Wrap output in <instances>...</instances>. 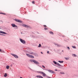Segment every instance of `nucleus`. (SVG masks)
Returning a JSON list of instances; mask_svg holds the SVG:
<instances>
[{
    "label": "nucleus",
    "mask_w": 78,
    "mask_h": 78,
    "mask_svg": "<svg viewBox=\"0 0 78 78\" xmlns=\"http://www.w3.org/2000/svg\"><path fill=\"white\" fill-rule=\"evenodd\" d=\"M30 62H33L36 64H39V63L37 61L35 60L31 59L30 60Z\"/></svg>",
    "instance_id": "1"
},
{
    "label": "nucleus",
    "mask_w": 78,
    "mask_h": 78,
    "mask_svg": "<svg viewBox=\"0 0 78 78\" xmlns=\"http://www.w3.org/2000/svg\"><path fill=\"white\" fill-rule=\"evenodd\" d=\"M38 73H40L41 74L43 75V76H46V74L43 72H37Z\"/></svg>",
    "instance_id": "2"
},
{
    "label": "nucleus",
    "mask_w": 78,
    "mask_h": 78,
    "mask_svg": "<svg viewBox=\"0 0 78 78\" xmlns=\"http://www.w3.org/2000/svg\"><path fill=\"white\" fill-rule=\"evenodd\" d=\"M20 42H21V43H22V44H25L26 43V42H25V41L21 38H20Z\"/></svg>",
    "instance_id": "3"
},
{
    "label": "nucleus",
    "mask_w": 78,
    "mask_h": 78,
    "mask_svg": "<svg viewBox=\"0 0 78 78\" xmlns=\"http://www.w3.org/2000/svg\"><path fill=\"white\" fill-rule=\"evenodd\" d=\"M53 63H54L55 64H56L58 66H61V65L59 64V63L55 61H53Z\"/></svg>",
    "instance_id": "4"
},
{
    "label": "nucleus",
    "mask_w": 78,
    "mask_h": 78,
    "mask_svg": "<svg viewBox=\"0 0 78 78\" xmlns=\"http://www.w3.org/2000/svg\"><path fill=\"white\" fill-rule=\"evenodd\" d=\"M26 55L28 57H29V58H34V56L30 54H27Z\"/></svg>",
    "instance_id": "5"
},
{
    "label": "nucleus",
    "mask_w": 78,
    "mask_h": 78,
    "mask_svg": "<svg viewBox=\"0 0 78 78\" xmlns=\"http://www.w3.org/2000/svg\"><path fill=\"white\" fill-rule=\"evenodd\" d=\"M11 55H12V56H13L15 58H19V57L17 55H16L13 54H12Z\"/></svg>",
    "instance_id": "6"
},
{
    "label": "nucleus",
    "mask_w": 78,
    "mask_h": 78,
    "mask_svg": "<svg viewBox=\"0 0 78 78\" xmlns=\"http://www.w3.org/2000/svg\"><path fill=\"white\" fill-rule=\"evenodd\" d=\"M48 71L50 72V73H55V72L54 71L51 70V69H49L48 70Z\"/></svg>",
    "instance_id": "7"
},
{
    "label": "nucleus",
    "mask_w": 78,
    "mask_h": 78,
    "mask_svg": "<svg viewBox=\"0 0 78 78\" xmlns=\"http://www.w3.org/2000/svg\"><path fill=\"white\" fill-rule=\"evenodd\" d=\"M22 27H25V28H29V26L25 24L22 25Z\"/></svg>",
    "instance_id": "8"
},
{
    "label": "nucleus",
    "mask_w": 78,
    "mask_h": 78,
    "mask_svg": "<svg viewBox=\"0 0 78 78\" xmlns=\"http://www.w3.org/2000/svg\"><path fill=\"white\" fill-rule=\"evenodd\" d=\"M15 21L16 22H19V23H21L22 21L20 20H19L18 19H15Z\"/></svg>",
    "instance_id": "9"
},
{
    "label": "nucleus",
    "mask_w": 78,
    "mask_h": 78,
    "mask_svg": "<svg viewBox=\"0 0 78 78\" xmlns=\"http://www.w3.org/2000/svg\"><path fill=\"white\" fill-rule=\"evenodd\" d=\"M54 44H55V45H56L57 47H61V45L60 44H57L56 43H54Z\"/></svg>",
    "instance_id": "10"
},
{
    "label": "nucleus",
    "mask_w": 78,
    "mask_h": 78,
    "mask_svg": "<svg viewBox=\"0 0 78 78\" xmlns=\"http://www.w3.org/2000/svg\"><path fill=\"white\" fill-rule=\"evenodd\" d=\"M11 25H12V27H17V26H16L15 24L14 23L11 24Z\"/></svg>",
    "instance_id": "11"
},
{
    "label": "nucleus",
    "mask_w": 78,
    "mask_h": 78,
    "mask_svg": "<svg viewBox=\"0 0 78 78\" xmlns=\"http://www.w3.org/2000/svg\"><path fill=\"white\" fill-rule=\"evenodd\" d=\"M0 33H2V34H8L5 32L2 31H0Z\"/></svg>",
    "instance_id": "12"
},
{
    "label": "nucleus",
    "mask_w": 78,
    "mask_h": 78,
    "mask_svg": "<svg viewBox=\"0 0 78 78\" xmlns=\"http://www.w3.org/2000/svg\"><path fill=\"white\" fill-rule=\"evenodd\" d=\"M36 77L37 78H43V77H42V76H40V75H37L36 76Z\"/></svg>",
    "instance_id": "13"
},
{
    "label": "nucleus",
    "mask_w": 78,
    "mask_h": 78,
    "mask_svg": "<svg viewBox=\"0 0 78 78\" xmlns=\"http://www.w3.org/2000/svg\"><path fill=\"white\" fill-rule=\"evenodd\" d=\"M6 67L7 69H9V66H7Z\"/></svg>",
    "instance_id": "14"
},
{
    "label": "nucleus",
    "mask_w": 78,
    "mask_h": 78,
    "mask_svg": "<svg viewBox=\"0 0 78 78\" xmlns=\"http://www.w3.org/2000/svg\"><path fill=\"white\" fill-rule=\"evenodd\" d=\"M49 33L53 35V32H51V31L49 32Z\"/></svg>",
    "instance_id": "15"
},
{
    "label": "nucleus",
    "mask_w": 78,
    "mask_h": 78,
    "mask_svg": "<svg viewBox=\"0 0 78 78\" xmlns=\"http://www.w3.org/2000/svg\"><path fill=\"white\" fill-rule=\"evenodd\" d=\"M0 52H1V53H4V51L2 50L1 49H0Z\"/></svg>",
    "instance_id": "16"
},
{
    "label": "nucleus",
    "mask_w": 78,
    "mask_h": 78,
    "mask_svg": "<svg viewBox=\"0 0 78 78\" xmlns=\"http://www.w3.org/2000/svg\"><path fill=\"white\" fill-rule=\"evenodd\" d=\"M73 56H74V57H76V55L75 54H73Z\"/></svg>",
    "instance_id": "17"
},
{
    "label": "nucleus",
    "mask_w": 78,
    "mask_h": 78,
    "mask_svg": "<svg viewBox=\"0 0 78 78\" xmlns=\"http://www.w3.org/2000/svg\"><path fill=\"white\" fill-rule=\"evenodd\" d=\"M58 62H60V63H62V62H64L63 61H58Z\"/></svg>",
    "instance_id": "18"
},
{
    "label": "nucleus",
    "mask_w": 78,
    "mask_h": 78,
    "mask_svg": "<svg viewBox=\"0 0 78 78\" xmlns=\"http://www.w3.org/2000/svg\"><path fill=\"white\" fill-rule=\"evenodd\" d=\"M60 74H62V75H63V74H65V73L64 72H60Z\"/></svg>",
    "instance_id": "19"
},
{
    "label": "nucleus",
    "mask_w": 78,
    "mask_h": 78,
    "mask_svg": "<svg viewBox=\"0 0 78 78\" xmlns=\"http://www.w3.org/2000/svg\"><path fill=\"white\" fill-rule=\"evenodd\" d=\"M41 47V44H39V45L38 46V47H39V48H40V47Z\"/></svg>",
    "instance_id": "20"
},
{
    "label": "nucleus",
    "mask_w": 78,
    "mask_h": 78,
    "mask_svg": "<svg viewBox=\"0 0 78 78\" xmlns=\"http://www.w3.org/2000/svg\"><path fill=\"white\" fill-rule=\"evenodd\" d=\"M7 76V74L5 73L4 75V77H6Z\"/></svg>",
    "instance_id": "21"
},
{
    "label": "nucleus",
    "mask_w": 78,
    "mask_h": 78,
    "mask_svg": "<svg viewBox=\"0 0 78 78\" xmlns=\"http://www.w3.org/2000/svg\"><path fill=\"white\" fill-rule=\"evenodd\" d=\"M65 59L66 60H69V58H65Z\"/></svg>",
    "instance_id": "22"
},
{
    "label": "nucleus",
    "mask_w": 78,
    "mask_h": 78,
    "mask_svg": "<svg viewBox=\"0 0 78 78\" xmlns=\"http://www.w3.org/2000/svg\"><path fill=\"white\" fill-rule=\"evenodd\" d=\"M0 14H3V15H6V14L5 13H0Z\"/></svg>",
    "instance_id": "23"
},
{
    "label": "nucleus",
    "mask_w": 78,
    "mask_h": 78,
    "mask_svg": "<svg viewBox=\"0 0 78 78\" xmlns=\"http://www.w3.org/2000/svg\"><path fill=\"white\" fill-rule=\"evenodd\" d=\"M44 30H47L48 28H47L45 27L44 28Z\"/></svg>",
    "instance_id": "24"
},
{
    "label": "nucleus",
    "mask_w": 78,
    "mask_h": 78,
    "mask_svg": "<svg viewBox=\"0 0 78 78\" xmlns=\"http://www.w3.org/2000/svg\"><path fill=\"white\" fill-rule=\"evenodd\" d=\"M72 47L73 48H76V46H72Z\"/></svg>",
    "instance_id": "25"
},
{
    "label": "nucleus",
    "mask_w": 78,
    "mask_h": 78,
    "mask_svg": "<svg viewBox=\"0 0 78 78\" xmlns=\"http://www.w3.org/2000/svg\"><path fill=\"white\" fill-rule=\"evenodd\" d=\"M29 54H30V55H33V52H30Z\"/></svg>",
    "instance_id": "26"
},
{
    "label": "nucleus",
    "mask_w": 78,
    "mask_h": 78,
    "mask_svg": "<svg viewBox=\"0 0 78 78\" xmlns=\"http://www.w3.org/2000/svg\"><path fill=\"white\" fill-rule=\"evenodd\" d=\"M28 69H30V70H32V69H31V68H30L29 67H28Z\"/></svg>",
    "instance_id": "27"
},
{
    "label": "nucleus",
    "mask_w": 78,
    "mask_h": 78,
    "mask_svg": "<svg viewBox=\"0 0 78 78\" xmlns=\"http://www.w3.org/2000/svg\"><path fill=\"white\" fill-rule=\"evenodd\" d=\"M67 48H68V49L69 50H70V48H69V47H67Z\"/></svg>",
    "instance_id": "28"
},
{
    "label": "nucleus",
    "mask_w": 78,
    "mask_h": 78,
    "mask_svg": "<svg viewBox=\"0 0 78 78\" xmlns=\"http://www.w3.org/2000/svg\"><path fill=\"white\" fill-rule=\"evenodd\" d=\"M42 67H43V68H44V69H45V67L43 65L42 66Z\"/></svg>",
    "instance_id": "29"
},
{
    "label": "nucleus",
    "mask_w": 78,
    "mask_h": 78,
    "mask_svg": "<svg viewBox=\"0 0 78 78\" xmlns=\"http://www.w3.org/2000/svg\"><path fill=\"white\" fill-rule=\"evenodd\" d=\"M32 3L33 4H34V1H32Z\"/></svg>",
    "instance_id": "30"
},
{
    "label": "nucleus",
    "mask_w": 78,
    "mask_h": 78,
    "mask_svg": "<svg viewBox=\"0 0 78 78\" xmlns=\"http://www.w3.org/2000/svg\"><path fill=\"white\" fill-rule=\"evenodd\" d=\"M44 27H47V26L46 25H44Z\"/></svg>",
    "instance_id": "31"
},
{
    "label": "nucleus",
    "mask_w": 78,
    "mask_h": 78,
    "mask_svg": "<svg viewBox=\"0 0 78 78\" xmlns=\"http://www.w3.org/2000/svg\"><path fill=\"white\" fill-rule=\"evenodd\" d=\"M0 22H1L2 23H3V21L2 20H0Z\"/></svg>",
    "instance_id": "32"
},
{
    "label": "nucleus",
    "mask_w": 78,
    "mask_h": 78,
    "mask_svg": "<svg viewBox=\"0 0 78 78\" xmlns=\"http://www.w3.org/2000/svg\"><path fill=\"white\" fill-rule=\"evenodd\" d=\"M0 35H1L2 36H5L4 35H3L2 34H0Z\"/></svg>",
    "instance_id": "33"
},
{
    "label": "nucleus",
    "mask_w": 78,
    "mask_h": 78,
    "mask_svg": "<svg viewBox=\"0 0 78 78\" xmlns=\"http://www.w3.org/2000/svg\"><path fill=\"white\" fill-rule=\"evenodd\" d=\"M48 54H49V51H48L47 52Z\"/></svg>",
    "instance_id": "34"
},
{
    "label": "nucleus",
    "mask_w": 78,
    "mask_h": 78,
    "mask_svg": "<svg viewBox=\"0 0 78 78\" xmlns=\"http://www.w3.org/2000/svg\"><path fill=\"white\" fill-rule=\"evenodd\" d=\"M55 71H58V70H57V69H55Z\"/></svg>",
    "instance_id": "35"
},
{
    "label": "nucleus",
    "mask_w": 78,
    "mask_h": 78,
    "mask_svg": "<svg viewBox=\"0 0 78 78\" xmlns=\"http://www.w3.org/2000/svg\"><path fill=\"white\" fill-rule=\"evenodd\" d=\"M41 54H43V53H42V52H41Z\"/></svg>",
    "instance_id": "36"
},
{
    "label": "nucleus",
    "mask_w": 78,
    "mask_h": 78,
    "mask_svg": "<svg viewBox=\"0 0 78 78\" xmlns=\"http://www.w3.org/2000/svg\"><path fill=\"white\" fill-rule=\"evenodd\" d=\"M20 78H23L22 77H20Z\"/></svg>",
    "instance_id": "37"
},
{
    "label": "nucleus",
    "mask_w": 78,
    "mask_h": 78,
    "mask_svg": "<svg viewBox=\"0 0 78 78\" xmlns=\"http://www.w3.org/2000/svg\"><path fill=\"white\" fill-rule=\"evenodd\" d=\"M62 52H64V51L62 50Z\"/></svg>",
    "instance_id": "38"
},
{
    "label": "nucleus",
    "mask_w": 78,
    "mask_h": 78,
    "mask_svg": "<svg viewBox=\"0 0 78 78\" xmlns=\"http://www.w3.org/2000/svg\"><path fill=\"white\" fill-rule=\"evenodd\" d=\"M21 34H23L22 32H21Z\"/></svg>",
    "instance_id": "39"
},
{
    "label": "nucleus",
    "mask_w": 78,
    "mask_h": 78,
    "mask_svg": "<svg viewBox=\"0 0 78 78\" xmlns=\"http://www.w3.org/2000/svg\"><path fill=\"white\" fill-rule=\"evenodd\" d=\"M40 67H41V66H40Z\"/></svg>",
    "instance_id": "40"
},
{
    "label": "nucleus",
    "mask_w": 78,
    "mask_h": 78,
    "mask_svg": "<svg viewBox=\"0 0 78 78\" xmlns=\"http://www.w3.org/2000/svg\"><path fill=\"white\" fill-rule=\"evenodd\" d=\"M63 37H64V36H63Z\"/></svg>",
    "instance_id": "41"
}]
</instances>
